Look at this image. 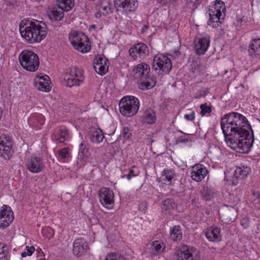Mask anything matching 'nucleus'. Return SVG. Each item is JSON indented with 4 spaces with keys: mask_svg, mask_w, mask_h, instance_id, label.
<instances>
[{
    "mask_svg": "<svg viewBox=\"0 0 260 260\" xmlns=\"http://www.w3.org/2000/svg\"><path fill=\"white\" fill-rule=\"evenodd\" d=\"M220 124L227 145L236 151L248 153L254 143L251 126L245 116L236 112L224 114Z\"/></svg>",
    "mask_w": 260,
    "mask_h": 260,
    "instance_id": "obj_1",
    "label": "nucleus"
},
{
    "mask_svg": "<svg viewBox=\"0 0 260 260\" xmlns=\"http://www.w3.org/2000/svg\"><path fill=\"white\" fill-rule=\"evenodd\" d=\"M19 31L22 38L29 44L41 42L47 34L45 23L36 19H24L19 23Z\"/></svg>",
    "mask_w": 260,
    "mask_h": 260,
    "instance_id": "obj_2",
    "label": "nucleus"
},
{
    "mask_svg": "<svg viewBox=\"0 0 260 260\" xmlns=\"http://www.w3.org/2000/svg\"><path fill=\"white\" fill-rule=\"evenodd\" d=\"M135 77L138 78L141 90L151 89L155 85V81L149 76L150 67L146 63H141L134 68Z\"/></svg>",
    "mask_w": 260,
    "mask_h": 260,
    "instance_id": "obj_3",
    "label": "nucleus"
},
{
    "mask_svg": "<svg viewBox=\"0 0 260 260\" xmlns=\"http://www.w3.org/2000/svg\"><path fill=\"white\" fill-rule=\"evenodd\" d=\"M140 108L139 99L133 95H126L119 102L120 113L124 116L131 117L138 113Z\"/></svg>",
    "mask_w": 260,
    "mask_h": 260,
    "instance_id": "obj_4",
    "label": "nucleus"
},
{
    "mask_svg": "<svg viewBox=\"0 0 260 260\" xmlns=\"http://www.w3.org/2000/svg\"><path fill=\"white\" fill-rule=\"evenodd\" d=\"M62 84L71 88L80 86L83 83L85 77L83 70L75 67H72L62 74Z\"/></svg>",
    "mask_w": 260,
    "mask_h": 260,
    "instance_id": "obj_5",
    "label": "nucleus"
},
{
    "mask_svg": "<svg viewBox=\"0 0 260 260\" xmlns=\"http://www.w3.org/2000/svg\"><path fill=\"white\" fill-rule=\"evenodd\" d=\"M19 61L21 66L29 72L36 71L40 66V59L38 55L31 50H24L19 55Z\"/></svg>",
    "mask_w": 260,
    "mask_h": 260,
    "instance_id": "obj_6",
    "label": "nucleus"
},
{
    "mask_svg": "<svg viewBox=\"0 0 260 260\" xmlns=\"http://www.w3.org/2000/svg\"><path fill=\"white\" fill-rule=\"evenodd\" d=\"M69 39L74 48L80 52L87 53L91 49L88 37L82 32L71 31L69 34Z\"/></svg>",
    "mask_w": 260,
    "mask_h": 260,
    "instance_id": "obj_7",
    "label": "nucleus"
},
{
    "mask_svg": "<svg viewBox=\"0 0 260 260\" xmlns=\"http://www.w3.org/2000/svg\"><path fill=\"white\" fill-rule=\"evenodd\" d=\"M224 3L221 0H216L214 4L209 9V19L208 24L216 28L221 23L220 20L222 13L225 11Z\"/></svg>",
    "mask_w": 260,
    "mask_h": 260,
    "instance_id": "obj_8",
    "label": "nucleus"
},
{
    "mask_svg": "<svg viewBox=\"0 0 260 260\" xmlns=\"http://www.w3.org/2000/svg\"><path fill=\"white\" fill-rule=\"evenodd\" d=\"M172 64L171 59L166 55L159 54L155 55L152 61V68L156 72L168 74L172 69Z\"/></svg>",
    "mask_w": 260,
    "mask_h": 260,
    "instance_id": "obj_9",
    "label": "nucleus"
},
{
    "mask_svg": "<svg viewBox=\"0 0 260 260\" xmlns=\"http://www.w3.org/2000/svg\"><path fill=\"white\" fill-rule=\"evenodd\" d=\"M138 7L137 0H115V7L117 12L127 15L136 11Z\"/></svg>",
    "mask_w": 260,
    "mask_h": 260,
    "instance_id": "obj_10",
    "label": "nucleus"
},
{
    "mask_svg": "<svg viewBox=\"0 0 260 260\" xmlns=\"http://www.w3.org/2000/svg\"><path fill=\"white\" fill-rule=\"evenodd\" d=\"M13 154V142L8 135H0V154L5 159H9Z\"/></svg>",
    "mask_w": 260,
    "mask_h": 260,
    "instance_id": "obj_11",
    "label": "nucleus"
},
{
    "mask_svg": "<svg viewBox=\"0 0 260 260\" xmlns=\"http://www.w3.org/2000/svg\"><path fill=\"white\" fill-rule=\"evenodd\" d=\"M200 251L193 247L182 246L178 254V260H200Z\"/></svg>",
    "mask_w": 260,
    "mask_h": 260,
    "instance_id": "obj_12",
    "label": "nucleus"
},
{
    "mask_svg": "<svg viewBox=\"0 0 260 260\" xmlns=\"http://www.w3.org/2000/svg\"><path fill=\"white\" fill-rule=\"evenodd\" d=\"M149 49L148 46L143 43H138L134 44L129 49L130 56L135 60L145 59L148 55Z\"/></svg>",
    "mask_w": 260,
    "mask_h": 260,
    "instance_id": "obj_13",
    "label": "nucleus"
},
{
    "mask_svg": "<svg viewBox=\"0 0 260 260\" xmlns=\"http://www.w3.org/2000/svg\"><path fill=\"white\" fill-rule=\"evenodd\" d=\"M26 166L27 170L32 173H39L44 168L42 159L34 154L27 158Z\"/></svg>",
    "mask_w": 260,
    "mask_h": 260,
    "instance_id": "obj_14",
    "label": "nucleus"
},
{
    "mask_svg": "<svg viewBox=\"0 0 260 260\" xmlns=\"http://www.w3.org/2000/svg\"><path fill=\"white\" fill-rule=\"evenodd\" d=\"M194 48L197 55L204 54L207 51L210 44V37L205 35L201 37L197 38L194 41Z\"/></svg>",
    "mask_w": 260,
    "mask_h": 260,
    "instance_id": "obj_15",
    "label": "nucleus"
},
{
    "mask_svg": "<svg viewBox=\"0 0 260 260\" xmlns=\"http://www.w3.org/2000/svg\"><path fill=\"white\" fill-rule=\"evenodd\" d=\"M99 197L101 204L106 208H112L114 205V193L108 188L103 187L100 189Z\"/></svg>",
    "mask_w": 260,
    "mask_h": 260,
    "instance_id": "obj_16",
    "label": "nucleus"
},
{
    "mask_svg": "<svg viewBox=\"0 0 260 260\" xmlns=\"http://www.w3.org/2000/svg\"><path fill=\"white\" fill-rule=\"evenodd\" d=\"M109 61L105 56H96L93 61V67L95 71L100 75H104L108 71Z\"/></svg>",
    "mask_w": 260,
    "mask_h": 260,
    "instance_id": "obj_17",
    "label": "nucleus"
},
{
    "mask_svg": "<svg viewBox=\"0 0 260 260\" xmlns=\"http://www.w3.org/2000/svg\"><path fill=\"white\" fill-rule=\"evenodd\" d=\"M208 173V171L204 165L198 164L191 167L190 177L193 180L200 182L205 178Z\"/></svg>",
    "mask_w": 260,
    "mask_h": 260,
    "instance_id": "obj_18",
    "label": "nucleus"
},
{
    "mask_svg": "<svg viewBox=\"0 0 260 260\" xmlns=\"http://www.w3.org/2000/svg\"><path fill=\"white\" fill-rule=\"evenodd\" d=\"M13 213L10 207L3 205L0 208V228H5L13 220Z\"/></svg>",
    "mask_w": 260,
    "mask_h": 260,
    "instance_id": "obj_19",
    "label": "nucleus"
},
{
    "mask_svg": "<svg viewBox=\"0 0 260 260\" xmlns=\"http://www.w3.org/2000/svg\"><path fill=\"white\" fill-rule=\"evenodd\" d=\"M89 249L87 243L84 238H79L75 240L73 244V253L77 257L83 255Z\"/></svg>",
    "mask_w": 260,
    "mask_h": 260,
    "instance_id": "obj_20",
    "label": "nucleus"
},
{
    "mask_svg": "<svg viewBox=\"0 0 260 260\" xmlns=\"http://www.w3.org/2000/svg\"><path fill=\"white\" fill-rule=\"evenodd\" d=\"M69 131L65 126H59L55 128L51 135V138L55 143L58 144L62 143L68 140L69 138Z\"/></svg>",
    "mask_w": 260,
    "mask_h": 260,
    "instance_id": "obj_21",
    "label": "nucleus"
},
{
    "mask_svg": "<svg viewBox=\"0 0 260 260\" xmlns=\"http://www.w3.org/2000/svg\"><path fill=\"white\" fill-rule=\"evenodd\" d=\"M50 81L48 76L38 75L35 80V86L40 91L48 92L50 90Z\"/></svg>",
    "mask_w": 260,
    "mask_h": 260,
    "instance_id": "obj_22",
    "label": "nucleus"
},
{
    "mask_svg": "<svg viewBox=\"0 0 260 260\" xmlns=\"http://www.w3.org/2000/svg\"><path fill=\"white\" fill-rule=\"evenodd\" d=\"M248 55L253 59L260 58V39H252L249 46Z\"/></svg>",
    "mask_w": 260,
    "mask_h": 260,
    "instance_id": "obj_23",
    "label": "nucleus"
},
{
    "mask_svg": "<svg viewBox=\"0 0 260 260\" xmlns=\"http://www.w3.org/2000/svg\"><path fill=\"white\" fill-rule=\"evenodd\" d=\"M205 235L209 241L217 242L221 241V229L217 226H212L208 229Z\"/></svg>",
    "mask_w": 260,
    "mask_h": 260,
    "instance_id": "obj_24",
    "label": "nucleus"
},
{
    "mask_svg": "<svg viewBox=\"0 0 260 260\" xmlns=\"http://www.w3.org/2000/svg\"><path fill=\"white\" fill-rule=\"evenodd\" d=\"M45 121V117L42 114L34 113L28 118V123L32 127L40 128L44 124Z\"/></svg>",
    "mask_w": 260,
    "mask_h": 260,
    "instance_id": "obj_25",
    "label": "nucleus"
},
{
    "mask_svg": "<svg viewBox=\"0 0 260 260\" xmlns=\"http://www.w3.org/2000/svg\"><path fill=\"white\" fill-rule=\"evenodd\" d=\"M176 207V203L172 199L165 200L161 206L162 212L166 214H170Z\"/></svg>",
    "mask_w": 260,
    "mask_h": 260,
    "instance_id": "obj_26",
    "label": "nucleus"
},
{
    "mask_svg": "<svg viewBox=\"0 0 260 260\" xmlns=\"http://www.w3.org/2000/svg\"><path fill=\"white\" fill-rule=\"evenodd\" d=\"M156 120L155 113L151 109H148L144 111L142 116V120L147 124L154 123Z\"/></svg>",
    "mask_w": 260,
    "mask_h": 260,
    "instance_id": "obj_27",
    "label": "nucleus"
},
{
    "mask_svg": "<svg viewBox=\"0 0 260 260\" xmlns=\"http://www.w3.org/2000/svg\"><path fill=\"white\" fill-rule=\"evenodd\" d=\"M251 173L250 167L246 166H241L236 167L234 172V176L237 178H245Z\"/></svg>",
    "mask_w": 260,
    "mask_h": 260,
    "instance_id": "obj_28",
    "label": "nucleus"
},
{
    "mask_svg": "<svg viewBox=\"0 0 260 260\" xmlns=\"http://www.w3.org/2000/svg\"><path fill=\"white\" fill-rule=\"evenodd\" d=\"M170 237L174 241H180L182 237V229L180 225H174L170 229Z\"/></svg>",
    "mask_w": 260,
    "mask_h": 260,
    "instance_id": "obj_29",
    "label": "nucleus"
},
{
    "mask_svg": "<svg viewBox=\"0 0 260 260\" xmlns=\"http://www.w3.org/2000/svg\"><path fill=\"white\" fill-rule=\"evenodd\" d=\"M58 8L63 11L68 12L74 6V0H56Z\"/></svg>",
    "mask_w": 260,
    "mask_h": 260,
    "instance_id": "obj_30",
    "label": "nucleus"
},
{
    "mask_svg": "<svg viewBox=\"0 0 260 260\" xmlns=\"http://www.w3.org/2000/svg\"><path fill=\"white\" fill-rule=\"evenodd\" d=\"M104 138L103 132L101 129H96L90 132V139L92 143L99 144L103 141Z\"/></svg>",
    "mask_w": 260,
    "mask_h": 260,
    "instance_id": "obj_31",
    "label": "nucleus"
},
{
    "mask_svg": "<svg viewBox=\"0 0 260 260\" xmlns=\"http://www.w3.org/2000/svg\"><path fill=\"white\" fill-rule=\"evenodd\" d=\"M166 247L165 244L159 241H155L152 243V252L154 255L161 253Z\"/></svg>",
    "mask_w": 260,
    "mask_h": 260,
    "instance_id": "obj_32",
    "label": "nucleus"
},
{
    "mask_svg": "<svg viewBox=\"0 0 260 260\" xmlns=\"http://www.w3.org/2000/svg\"><path fill=\"white\" fill-rule=\"evenodd\" d=\"M174 176V172L172 169H164L162 172L161 179L166 183L171 184Z\"/></svg>",
    "mask_w": 260,
    "mask_h": 260,
    "instance_id": "obj_33",
    "label": "nucleus"
},
{
    "mask_svg": "<svg viewBox=\"0 0 260 260\" xmlns=\"http://www.w3.org/2000/svg\"><path fill=\"white\" fill-rule=\"evenodd\" d=\"M56 157L61 160H65L70 157V149L69 147H64L58 150L56 154Z\"/></svg>",
    "mask_w": 260,
    "mask_h": 260,
    "instance_id": "obj_34",
    "label": "nucleus"
},
{
    "mask_svg": "<svg viewBox=\"0 0 260 260\" xmlns=\"http://www.w3.org/2000/svg\"><path fill=\"white\" fill-rule=\"evenodd\" d=\"M63 12L61 9L58 10L57 8H54L52 9L51 12V16L52 18L55 21L60 20L64 16Z\"/></svg>",
    "mask_w": 260,
    "mask_h": 260,
    "instance_id": "obj_35",
    "label": "nucleus"
},
{
    "mask_svg": "<svg viewBox=\"0 0 260 260\" xmlns=\"http://www.w3.org/2000/svg\"><path fill=\"white\" fill-rule=\"evenodd\" d=\"M78 156L80 157H88V148L85 143H81L79 145Z\"/></svg>",
    "mask_w": 260,
    "mask_h": 260,
    "instance_id": "obj_36",
    "label": "nucleus"
},
{
    "mask_svg": "<svg viewBox=\"0 0 260 260\" xmlns=\"http://www.w3.org/2000/svg\"><path fill=\"white\" fill-rule=\"evenodd\" d=\"M201 109V115L202 117L205 116L207 114L212 112V109L211 106H208L206 103L202 104L200 106Z\"/></svg>",
    "mask_w": 260,
    "mask_h": 260,
    "instance_id": "obj_37",
    "label": "nucleus"
},
{
    "mask_svg": "<svg viewBox=\"0 0 260 260\" xmlns=\"http://www.w3.org/2000/svg\"><path fill=\"white\" fill-rule=\"evenodd\" d=\"M42 233L44 237L48 239L52 238L55 234L54 230L50 226H46L42 230Z\"/></svg>",
    "mask_w": 260,
    "mask_h": 260,
    "instance_id": "obj_38",
    "label": "nucleus"
},
{
    "mask_svg": "<svg viewBox=\"0 0 260 260\" xmlns=\"http://www.w3.org/2000/svg\"><path fill=\"white\" fill-rule=\"evenodd\" d=\"M8 247L4 243H0V259L5 257L8 253Z\"/></svg>",
    "mask_w": 260,
    "mask_h": 260,
    "instance_id": "obj_39",
    "label": "nucleus"
},
{
    "mask_svg": "<svg viewBox=\"0 0 260 260\" xmlns=\"http://www.w3.org/2000/svg\"><path fill=\"white\" fill-rule=\"evenodd\" d=\"M202 1L203 0H186V3L188 7L193 8L201 3Z\"/></svg>",
    "mask_w": 260,
    "mask_h": 260,
    "instance_id": "obj_40",
    "label": "nucleus"
},
{
    "mask_svg": "<svg viewBox=\"0 0 260 260\" xmlns=\"http://www.w3.org/2000/svg\"><path fill=\"white\" fill-rule=\"evenodd\" d=\"M87 157H80L78 156L76 161L77 165L78 168H82L84 167L86 163V158Z\"/></svg>",
    "mask_w": 260,
    "mask_h": 260,
    "instance_id": "obj_41",
    "label": "nucleus"
},
{
    "mask_svg": "<svg viewBox=\"0 0 260 260\" xmlns=\"http://www.w3.org/2000/svg\"><path fill=\"white\" fill-rule=\"evenodd\" d=\"M121 135L125 139H128L131 135L129 129L127 127H123Z\"/></svg>",
    "mask_w": 260,
    "mask_h": 260,
    "instance_id": "obj_42",
    "label": "nucleus"
},
{
    "mask_svg": "<svg viewBox=\"0 0 260 260\" xmlns=\"http://www.w3.org/2000/svg\"><path fill=\"white\" fill-rule=\"evenodd\" d=\"M136 167H133V168H135ZM138 173H136L133 169H131L129 170L128 174L126 175L127 179L131 180L132 178L136 177L138 175Z\"/></svg>",
    "mask_w": 260,
    "mask_h": 260,
    "instance_id": "obj_43",
    "label": "nucleus"
},
{
    "mask_svg": "<svg viewBox=\"0 0 260 260\" xmlns=\"http://www.w3.org/2000/svg\"><path fill=\"white\" fill-rule=\"evenodd\" d=\"M188 142V139L185 135H182L176 139V144H180L182 143H186Z\"/></svg>",
    "mask_w": 260,
    "mask_h": 260,
    "instance_id": "obj_44",
    "label": "nucleus"
},
{
    "mask_svg": "<svg viewBox=\"0 0 260 260\" xmlns=\"http://www.w3.org/2000/svg\"><path fill=\"white\" fill-rule=\"evenodd\" d=\"M184 118L187 120H193L195 118V112L192 111L189 114H185Z\"/></svg>",
    "mask_w": 260,
    "mask_h": 260,
    "instance_id": "obj_45",
    "label": "nucleus"
},
{
    "mask_svg": "<svg viewBox=\"0 0 260 260\" xmlns=\"http://www.w3.org/2000/svg\"><path fill=\"white\" fill-rule=\"evenodd\" d=\"M25 250L27 253V256H31L35 251V248L33 246L30 247L28 246H25Z\"/></svg>",
    "mask_w": 260,
    "mask_h": 260,
    "instance_id": "obj_46",
    "label": "nucleus"
},
{
    "mask_svg": "<svg viewBox=\"0 0 260 260\" xmlns=\"http://www.w3.org/2000/svg\"><path fill=\"white\" fill-rule=\"evenodd\" d=\"M244 22V21L243 20V19L242 18L238 17L236 20V22H235V24L237 26L241 27L243 25Z\"/></svg>",
    "mask_w": 260,
    "mask_h": 260,
    "instance_id": "obj_47",
    "label": "nucleus"
},
{
    "mask_svg": "<svg viewBox=\"0 0 260 260\" xmlns=\"http://www.w3.org/2000/svg\"><path fill=\"white\" fill-rule=\"evenodd\" d=\"M36 252L38 253V257H44V254L43 251L41 248H38L36 250Z\"/></svg>",
    "mask_w": 260,
    "mask_h": 260,
    "instance_id": "obj_48",
    "label": "nucleus"
},
{
    "mask_svg": "<svg viewBox=\"0 0 260 260\" xmlns=\"http://www.w3.org/2000/svg\"><path fill=\"white\" fill-rule=\"evenodd\" d=\"M105 260H114V253L111 252L108 254L106 256Z\"/></svg>",
    "mask_w": 260,
    "mask_h": 260,
    "instance_id": "obj_49",
    "label": "nucleus"
},
{
    "mask_svg": "<svg viewBox=\"0 0 260 260\" xmlns=\"http://www.w3.org/2000/svg\"><path fill=\"white\" fill-rule=\"evenodd\" d=\"M115 260H126L123 255L115 254Z\"/></svg>",
    "mask_w": 260,
    "mask_h": 260,
    "instance_id": "obj_50",
    "label": "nucleus"
},
{
    "mask_svg": "<svg viewBox=\"0 0 260 260\" xmlns=\"http://www.w3.org/2000/svg\"><path fill=\"white\" fill-rule=\"evenodd\" d=\"M148 28L149 26L148 25H144L141 29V32L142 34H144L147 31Z\"/></svg>",
    "mask_w": 260,
    "mask_h": 260,
    "instance_id": "obj_51",
    "label": "nucleus"
},
{
    "mask_svg": "<svg viewBox=\"0 0 260 260\" xmlns=\"http://www.w3.org/2000/svg\"><path fill=\"white\" fill-rule=\"evenodd\" d=\"M101 12H98L97 13H96L95 14V17L96 18H99L101 17Z\"/></svg>",
    "mask_w": 260,
    "mask_h": 260,
    "instance_id": "obj_52",
    "label": "nucleus"
},
{
    "mask_svg": "<svg viewBox=\"0 0 260 260\" xmlns=\"http://www.w3.org/2000/svg\"><path fill=\"white\" fill-rule=\"evenodd\" d=\"M27 255V253L26 251H24L21 253V256L22 257H25Z\"/></svg>",
    "mask_w": 260,
    "mask_h": 260,
    "instance_id": "obj_53",
    "label": "nucleus"
},
{
    "mask_svg": "<svg viewBox=\"0 0 260 260\" xmlns=\"http://www.w3.org/2000/svg\"><path fill=\"white\" fill-rule=\"evenodd\" d=\"M101 8L103 10H105V11H107V9H108L109 10H110V8L109 7H106V6H104V7H101Z\"/></svg>",
    "mask_w": 260,
    "mask_h": 260,
    "instance_id": "obj_54",
    "label": "nucleus"
},
{
    "mask_svg": "<svg viewBox=\"0 0 260 260\" xmlns=\"http://www.w3.org/2000/svg\"><path fill=\"white\" fill-rule=\"evenodd\" d=\"M108 13V12L107 11L105 13L104 12H103V15H106Z\"/></svg>",
    "mask_w": 260,
    "mask_h": 260,
    "instance_id": "obj_55",
    "label": "nucleus"
},
{
    "mask_svg": "<svg viewBox=\"0 0 260 260\" xmlns=\"http://www.w3.org/2000/svg\"><path fill=\"white\" fill-rule=\"evenodd\" d=\"M108 144H109L110 145H112L113 143H109V142H108ZM111 147H112V146H111Z\"/></svg>",
    "mask_w": 260,
    "mask_h": 260,
    "instance_id": "obj_56",
    "label": "nucleus"
},
{
    "mask_svg": "<svg viewBox=\"0 0 260 260\" xmlns=\"http://www.w3.org/2000/svg\"><path fill=\"white\" fill-rule=\"evenodd\" d=\"M256 196H257V198H259V196H260V194H259L257 193V194H256Z\"/></svg>",
    "mask_w": 260,
    "mask_h": 260,
    "instance_id": "obj_57",
    "label": "nucleus"
},
{
    "mask_svg": "<svg viewBox=\"0 0 260 260\" xmlns=\"http://www.w3.org/2000/svg\"><path fill=\"white\" fill-rule=\"evenodd\" d=\"M91 27H92V28H94V27H95V25H91Z\"/></svg>",
    "mask_w": 260,
    "mask_h": 260,
    "instance_id": "obj_58",
    "label": "nucleus"
}]
</instances>
